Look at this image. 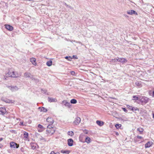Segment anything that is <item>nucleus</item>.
<instances>
[{"instance_id":"nucleus-10","label":"nucleus","mask_w":154,"mask_h":154,"mask_svg":"<svg viewBox=\"0 0 154 154\" xmlns=\"http://www.w3.org/2000/svg\"><path fill=\"white\" fill-rule=\"evenodd\" d=\"M62 103L63 104H64V105L69 108H70L71 106V105L69 103L67 102L66 100H64L63 101Z\"/></svg>"},{"instance_id":"nucleus-54","label":"nucleus","mask_w":154,"mask_h":154,"mask_svg":"<svg viewBox=\"0 0 154 154\" xmlns=\"http://www.w3.org/2000/svg\"><path fill=\"white\" fill-rule=\"evenodd\" d=\"M152 94H153V96H154V90L153 91Z\"/></svg>"},{"instance_id":"nucleus-25","label":"nucleus","mask_w":154,"mask_h":154,"mask_svg":"<svg viewBox=\"0 0 154 154\" xmlns=\"http://www.w3.org/2000/svg\"><path fill=\"white\" fill-rule=\"evenodd\" d=\"M52 61L51 60H49L47 62L46 65L48 66H50L52 65Z\"/></svg>"},{"instance_id":"nucleus-27","label":"nucleus","mask_w":154,"mask_h":154,"mask_svg":"<svg viewBox=\"0 0 154 154\" xmlns=\"http://www.w3.org/2000/svg\"><path fill=\"white\" fill-rule=\"evenodd\" d=\"M61 152L63 153H66L67 154H69L70 152V151L69 150L65 151L64 150H61Z\"/></svg>"},{"instance_id":"nucleus-46","label":"nucleus","mask_w":154,"mask_h":154,"mask_svg":"<svg viewBox=\"0 0 154 154\" xmlns=\"http://www.w3.org/2000/svg\"><path fill=\"white\" fill-rule=\"evenodd\" d=\"M72 58H74L75 59H77V56L75 55H73L72 56Z\"/></svg>"},{"instance_id":"nucleus-22","label":"nucleus","mask_w":154,"mask_h":154,"mask_svg":"<svg viewBox=\"0 0 154 154\" xmlns=\"http://www.w3.org/2000/svg\"><path fill=\"white\" fill-rule=\"evenodd\" d=\"M38 109H41V111L44 112H45L47 111V109L44 107H42V108L39 107Z\"/></svg>"},{"instance_id":"nucleus-11","label":"nucleus","mask_w":154,"mask_h":154,"mask_svg":"<svg viewBox=\"0 0 154 154\" xmlns=\"http://www.w3.org/2000/svg\"><path fill=\"white\" fill-rule=\"evenodd\" d=\"M28 134L27 132L24 131L23 133V138L25 140H28Z\"/></svg>"},{"instance_id":"nucleus-52","label":"nucleus","mask_w":154,"mask_h":154,"mask_svg":"<svg viewBox=\"0 0 154 154\" xmlns=\"http://www.w3.org/2000/svg\"><path fill=\"white\" fill-rule=\"evenodd\" d=\"M2 145L1 144H0V148H2Z\"/></svg>"},{"instance_id":"nucleus-47","label":"nucleus","mask_w":154,"mask_h":154,"mask_svg":"<svg viewBox=\"0 0 154 154\" xmlns=\"http://www.w3.org/2000/svg\"><path fill=\"white\" fill-rule=\"evenodd\" d=\"M44 130V129H38V132H42L43 130Z\"/></svg>"},{"instance_id":"nucleus-58","label":"nucleus","mask_w":154,"mask_h":154,"mask_svg":"<svg viewBox=\"0 0 154 154\" xmlns=\"http://www.w3.org/2000/svg\"><path fill=\"white\" fill-rule=\"evenodd\" d=\"M153 118H154V113L153 114Z\"/></svg>"},{"instance_id":"nucleus-15","label":"nucleus","mask_w":154,"mask_h":154,"mask_svg":"<svg viewBox=\"0 0 154 154\" xmlns=\"http://www.w3.org/2000/svg\"><path fill=\"white\" fill-rule=\"evenodd\" d=\"M5 28L8 30L11 31L13 29V27L9 25H6Z\"/></svg>"},{"instance_id":"nucleus-31","label":"nucleus","mask_w":154,"mask_h":154,"mask_svg":"<svg viewBox=\"0 0 154 154\" xmlns=\"http://www.w3.org/2000/svg\"><path fill=\"white\" fill-rule=\"evenodd\" d=\"M132 111H139V109L138 108L136 107H132V109H131Z\"/></svg>"},{"instance_id":"nucleus-51","label":"nucleus","mask_w":154,"mask_h":154,"mask_svg":"<svg viewBox=\"0 0 154 154\" xmlns=\"http://www.w3.org/2000/svg\"><path fill=\"white\" fill-rule=\"evenodd\" d=\"M23 150H24V149L23 148H22L21 149V150L22 152L23 151Z\"/></svg>"},{"instance_id":"nucleus-34","label":"nucleus","mask_w":154,"mask_h":154,"mask_svg":"<svg viewBox=\"0 0 154 154\" xmlns=\"http://www.w3.org/2000/svg\"><path fill=\"white\" fill-rule=\"evenodd\" d=\"M65 58L67 59L69 61H71L72 59V58H70V57L66 56L65 57Z\"/></svg>"},{"instance_id":"nucleus-57","label":"nucleus","mask_w":154,"mask_h":154,"mask_svg":"<svg viewBox=\"0 0 154 154\" xmlns=\"http://www.w3.org/2000/svg\"><path fill=\"white\" fill-rule=\"evenodd\" d=\"M69 7V8H72L71 6H69V7Z\"/></svg>"},{"instance_id":"nucleus-12","label":"nucleus","mask_w":154,"mask_h":154,"mask_svg":"<svg viewBox=\"0 0 154 154\" xmlns=\"http://www.w3.org/2000/svg\"><path fill=\"white\" fill-rule=\"evenodd\" d=\"M46 121L50 124H52L54 122V121L53 119L51 117H48Z\"/></svg>"},{"instance_id":"nucleus-37","label":"nucleus","mask_w":154,"mask_h":154,"mask_svg":"<svg viewBox=\"0 0 154 154\" xmlns=\"http://www.w3.org/2000/svg\"><path fill=\"white\" fill-rule=\"evenodd\" d=\"M127 107L129 109H131L132 106H129V105H127Z\"/></svg>"},{"instance_id":"nucleus-23","label":"nucleus","mask_w":154,"mask_h":154,"mask_svg":"<svg viewBox=\"0 0 154 154\" xmlns=\"http://www.w3.org/2000/svg\"><path fill=\"white\" fill-rule=\"evenodd\" d=\"M137 131L139 132L140 134H142L143 131V129L142 128H139L137 129Z\"/></svg>"},{"instance_id":"nucleus-56","label":"nucleus","mask_w":154,"mask_h":154,"mask_svg":"<svg viewBox=\"0 0 154 154\" xmlns=\"http://www.w3.org/2000/svg\"><path fill=\"white\" fill-rule=\"evenodd\" d=\"M59 152H56V153H55V154H59Z\"/></svg>"},{"instance_id":"nucleus-26","label":"nucleus","mask_w":154,"mask_h":154,"mask_svg":"<svg viewBox=\"0 0 154 154\" xmlns=\"http://www.w3.org/2000/svg\"><path fill=\"white\" fill-rule=\"evenodd\" d=\"M70 103L72 104H75L77 103V101L75 99H72L70 100Z\"/></svg>"},{"instance_id":"nucleus-49","label":"nucleus","mask_w":154,"mask_h":154,"mask_svg":"<svg viewBox=\"0 0 154 154\" xmlns=\"http://www.w3.org/2000/svg\"><path fill=\"white\" fill-rule=\"evenodd\" d=\"M30 78L32 79V80H33L34 79V78L33 77H31H31H30Z\"/></svg>"},{"instance_id":"nucleus-40","label":"nucleus","mask_w":154,"mask_h":154,"mask_svg":"<svg viewBox=\"0 0 154 154\" xmlns=\"http://www.w3.org/2000/svg\"><path fill=\"white\" fill-rule=\"evenodd\" d=\"M122 109L124 112H127V110L125 108H122Z\"/></svg>"},{"instance_id":"nucleus-7","label":"nucleus","mask_w":154,"mask_h":154,"mask_svg":"<svg viewBox=\"0 0 154 154\" xmlns=\"http://www.w3.org/2000/svg\"><path fill=\"white\" fill-rule=\"evenodd\" d=\"M48 101L50 103L56 102L57 101V100L55 98L48 97Z\"/></svg>"},{"instance_id":"nucleus-4","label":"nucleus","mask_w":154,"mask_h":154,"mask_svg":"<svg viewBox=\"0 0 154 154\" xmlns=\"http://www.w3.org/2000/svg\"><path fill=\"white\" fill-rule=\"evenodd\" d=\"M117 61L118 62H120L122 63H126L127 61V60L125 58H118Z\"/></svg>"},{"instance_id":"nucleus-14","label":"nucleus","mask_w":154,"mask_h":154,"mask_svg":"<svg viewBox=\"0 0 154 154\" xmlns=\"http://www.w3.org/2000/svg\"><path fill=\"white\" fill-rule=\"evenodd\" d=\"M30 61L33 65L35 66H36L37 65L35 59L33 58H32L30 59Z\"/></svg>"},{"instance_id":"nucleus-20","label":"nucleus","mask_w":154,"mask_h":154,"mask_svg":"<svg viewBox=\"0 0 154 154\" xmlns=\"http://www.w3.org/2000/svg\"><path fill=\"white\" fill-rule=\"evenodd\" d=\"M148 99L146 97H143L141 99V100L142 102H144L145 103H146L148 102Z\"/></svg>"},{"instance_id":"nucleus-2","label":"nucleus","mask_w":154,"mask_h":154,"mask_svg":"<svg viewBox=\"0 0 154 154\" xmlns=\"http://www.w3.org/2000/svg\"><path fill=\"white\" fill-rule=\"evenodd\" d=\"M10 147L13 148H17L19 147V145L14 142H11L10 143Z\"/></svg>"},{"instance_id":"nucleus-36","label":"nucleus","mask_w":154,"mask_h":154,"mask_svg":"<svg viewBox=\"0 0 154 154\" xmlns=\"http://www.w3.org/2000/svg\"><path fill=\"white\" fill-rule=\"evenodd\" d=\"M133 100H137L138 99V97H137L136 96H134L133 97Z\"/></svg>"},{"instance_id":"nucleus-35","label":"nucleus","mask_w":154,"mask_h":154,"mask_svg":"<svg viewBox=\"0 0 154 154\" xmlns=\"http://www.w3.org/2000/svg\"><path fill=\"white\" fill-rule=\"evenodd\" d=\"M38 127L40 129H44L43 127L40 124H39L38 125Z\"/></svg>"},{"instance_id":"nucleus-28","label":"nucleus","mask_w":154,"mask_h":154,"mask_svg":"<svg viewBox=\"0 0 154 154\" xmlns=\"http://www.w3.org/2000/svg\"><path fill=\"white\" fill-rule=\"evenodd\" d=\"M117 60H118V58H116V59H112L111 61H110V62L111 63H112V64H115V62H117Z\"/></svg>"},{"instance_id":"nucleus-30","label":"nucleus","mask_w":154,"mask_h":154,"mask_svg":"<svg viewBox=\"0 0 154 154\" xmlns=\"http://www.w3.org/2000/svg\"><path fill=\"white\" fill-rule=\"evenodd\" d=\"M135 84L136 85L140 87H141V83L140 82H137L135 83Z\"/></svg>"},{"instance_id":"nucleus-50","label":"nucleus","mask_w":154,"mask_h":154,"mask_svg":"<svg viewBox=\"0 0 154 154\" xmlns=\"http://www.w3.org/2000/svg\"><path fill=\"white\" fill-rule=\"evenodd\" d=\"M65 5L66 6L68 7H69V5H67L66 3H65Z\"/></svg>"},{"instance_id":"nucleus-33","label":"nucleus","mask_w":154,"mask_h":154,"mask_svg":"<svg viewBox=\"0 0 154 154\" xmlns=\"http://www.w3.org/2000/svg\"><path fill=\"white\" fill-rule=\"evenodd\" d=\"M121 126V125L119 124H116L115 126L116 128H119Z\"/></svg>"},{"instance_id":"nucleus-1","label":"nucleus","mask_w":154,"mask_h":154,"mask_svg":"<svg viewBox=\"0 0 154 154\" xmlns=\"http://www.w3.org/2000/svg\"><path fill=\"white\" fill-rule=\"evenodd\" d=\"M8 74L9 76L12 77H17L20 76L17 72L14 70H10L9 71Z\"/></svg>"},{"instance_id":"nucleus-32","label":"nucleus","mask_w":154,"mask_h":154,"mask_svg":"<svg viewBox=\"0 0 154 154\" xmlns=\"http://www.w3.org/2000/svg\"><path fill=\"white\" fill-rule=\"evenodd\" d=\"M53 128L52 124H49V125L47 126V129Z\"/></svg>"},{"instance_id":"nucleus-3","label":"nucleus","mask_w":154,"mask_h":154,"mask_svg":"<svg viewBox=\"0 0 154 154\" xmlns=\"http://www.w3.org/2000/svg\"><path fill=\"white\" fill-rule=\"evenodd\" d=\"M81 122V119L79 117H77L73 122V123L76 125H78Z\"/></svg>"},{"instance_id":"nucleus-53","label":"nucleus","mask_w":154,"mask_h":154,"mask_svg":"<svg viewBox=\"0 0 154 154\" xmlns=\"http://www.w3.org/2000/svg\"><path fill=\"white\" fill-rule=\"evenodd\" d=\"M125 16L126 17H128V16H127V15H125Z\"/></svg>"},{"instance_id":"nucleus-42","label":"nucleus","mask_w":154,"mask_h":154,"mask_svg":"<svg viewBox=\"0 0 154 154\" xmlns=\"http://www.w3.org/2000/svg\"><path fill=\"white\" fill-rule=\"evenodd\" d=\"M5 102L6 103H10L11 102V100H7L6 101H5Z\"/></svg>"},{"instance_id":"nucleus-17","label":"nucleus","mask_w":154,"mask_h":154,"mask_svg":"<svg viewBox=\"0 0 154 154\" xmlns=\"http://www.w3.org/2000/svg\"><path fill=\"white\" fill-rule=\"evenodd\" d=\"M18 90V88L17 86H12L11 88V90L12 91H17Z\"/></svg>"},{"instance_id":"nucleus-24","label":"nucleus","mask_w":154,"mask_h":154,"mask_svg":"<svg viewBox=\"0 0 154 154\" xmlns=\"http://www.w3.org/2000/svg\"><path fill=\"white\" fill-rule=\"evenodd\" d=\"M30 145L32 149H35L36 147V144L35 143H31Z\"/></svg>"},{"instance_id":"nucleus-43","label":"nucleus","mask_w":154,"mask_h":154,"mask_svg":"<svg viewBox=\"0 0 154 154\" xmlns=\"http://www.w3.org/2000/svg\"><path fill=\"white\" fill-rule=\"evenodd\" d=\"M20 125H23V126H25V125L23 124V122H20Z\"/></svg>"},{"instance_id":"nucleus-55","label":"nucleus","mask_w":154,"mask_h":154,"mask_svg":"<svg viewBox=\"0 0 154 154\" xmlns=\"http://www.w3.org/2000/svg\"><path fill=\"white\" fill-rule=\"evenodd\" d=\"M2 140H3V138H0V141H1Z\"/></svg>"},{"instance_id":"nucleus-9","label":"nucleus","mask_w":154,"mask_h":154,"mask_svg":"<svg viewBox=\"0 0 154 154\" xmlns=\"http://www.w3.org/2000/svg\"><path fill=\"white\" fill-rule=\"evenodd\" d=\"M49 134L52 135L54 133L55 131L53 128L47 129L46 131Z\"/></svg>"},{"instance_id":"nucleus-13","label":"nucleus","mask_w":154,"mask_h":154,"mask_svg":"<svg viewBox=\"0 0 154 154\" xmlns=\"http://www.w3.org/2000/svg\"><path fill=\"white\" fill-rule=\"evenodd\" d=\"M73 141L72 139H69L68 140V144L70 146H72L73 144Z\"/></svg>"},{"instance_id":"nucleus-8","label":"nucleus","mask_w":154,"mask_h":154,"mask_svg":"<svg viewBox=\"0 0 154 154\" xmlns=\"http://www.w3.org/2000/svg\"><path fill=\"white\" fill-rule=\"evenodd\" d=\"M153 144V143L151 141H149L145 144V148H149Z\"/></svg>"},{"instance_id":"nucleus-29","label":"nucleus","mask_w":154,"mask_h":154,"mask_svg":"<svg viewBox=\"0 0 154 154\" xmlns=\"http://www.w3.org/2000/svg\"><path fill=\"white\" fill-rule=\"evenodd\" d=\"M68 135L72 136L74 135V133L72 131H69L68 132Z\"/></svg>"},{"instance_id":"nucleus-45","label":"nucleus","mask_w":154,"mask_h":154,"mask_svg":"<svg viewBox=\"0 0 154 154\" xmlns=\"http://www.w3.org/2000/svg\"><path fill=\"white\" fill-rule=\"evenodd\" d=\"M12 86H7L6 87L8 88H9L10 90L11 89V87Z\"/></svg>"},{"instance_id":"nucleus-59","label":"nucleus","mask_w":154,"mask_h":154,"mask_svg":"<svg viewBox=\"0 0 154 154\" xmlns=\"http://www.w3.org/2000/svg\"><path fill=\"white\" fill-rule=\"evenodd\" d=\"M116 134H118V133H116Z\"/></svg>"},{"instance_id":"nucleus-39","label":"nucleus","mask_w":154,"mask_h":154,"mask_svg":"<svg viewBox=\"0 0 154 154\" xmlns=\"http://www.w3.org/2000/svg\"><path fill=\"white\" fill-rule=\"evenodd\" d=\"M70 72H71V75H75V73L74 71H71Z\"/></svg>"},{"instance_id":"nucleus-6","label":"nucleus","mask_w":154,"mask_h":154,"mask_svg":"<svg viewBox=\"0 0 154 154\" xmlns=\"http://www.w3.org/2000/svg\"><path fill=\"white\" fill-rule=\"evenodd\" d=\"M128 14L130 15L135 14L136 15H137V13L134 10H130L128 11H127Z\"/></svg>"},{"instance_id":"nucleus-21","label":"nucleus","mask_w":154,"mask_h":154,"mask_svg":"<svg viewBox=\"0 0 154 154\" xmlns=\"http://www.w3.org/2000/svg\"><path fill=\"white\" fill-rule=\"evenodd\" d=\"M85 142L87 143H89L91 142V139L88 137H87L85 139Z\"/></svg>"},{"instance_id":"nucleus-38","label":"nucleus","mask_w":154,"mask_h":154,"mask_svg":"<svg viewBox=\"0 0 154 154\" xmlns=\"http://www.w3.org/2000/svg\"><path fill=\"white\" fill-rule=\"evenodd\" d=\"M84 133L85 134H88V131L86 130H85L83 131Z\"/></svg>"},{"instance_id":"nucleus-18","label":"nucleus","mask_w":154,"mask_h":154,"mask_svg":"<svg viewBox=\"0 0 154 154\" xmlns=\"http://www.w3.org/2000/svg\"><path fill=\"white\" fill-rule=\"evenodd\" d=\"M32 75L29 72H26L24 74V76L26 78L30 77Z\"/></svg>"},{"instance_id":"nucleus-41","label":"nucleus","mask_w":154,"mask_h":154,"mask_svg":"<svg viewBox=\"0 0 154 154\" xmlns=\"http://www.w3.org/2000/svg\"><path fill=\"white\" fill-rule=\"evenodd\" d=\"M42 92V93H45L46 92V90H43L42 89L41 90Z\"/></svg>"},{"instance_id":"nucleus-5","label":"nucleus","mask_w":154,"mask_h":154,"mask_svg":"<svg viewBox=\"0 0 154 154\" xmlns=\"http://www.w3.org/2000/svg\"><path fill=\"white\" fill-rule=\"evenodd\" d=\"M6 112V109L5 108L2 107L0 108V115H4Z\"/></svg>"},{"instance_id":"nucleus-19","label":"nucleus","mask_w":154,"mask_h":154,"mask_svg":"<svg viewBox=\"0 0 154 154\" xmlns=\"http://www.w3.org/2000/svg\"><path fill=\"white\" fill-rule=\"evenodd\" d=\"M96 123L97 125L100 126H102L104 124V122H103L97 120L96 121Z\"/></svg>"},{"instance_id":"nucleus-44","label":"nucleus","mask_w":154,"mask_h":154,"mask_svg":"<svg viewBox=\"0 0 154 154\" xmlns=\"http://www.w3.org/2000/svg\"><path fill=\"white\" fill-rule=\"evenodd\" d=\"M137 138L138 139H141L142 138V137L140 136H137Z\"/></svg>"},{"instance_id":"nucleus-48","label":"nucleus","mask_w":154,"mask_h":154,"mask_svg":"<svg viewBox=\"0 0 154 154\" xmlns=\"http://www.w3.org/2000/svg\"><path fill=\"white\" fill-rule=\"evenodd\" d=\"M50 154H55V153L54 151H52L51 152Z\"/></svg>"},{"instance_id":"nucleus-16","label":"nucleus","mask_w":154,"mask_h":154,"mask_svg":"<svg viewBox=\"0 0 154 154\" xmlns=\"http://www.w3.org/2000/svg\"><path fill=\"white\" fill-rule=\"evenodd\" d=\"M85 137V135L83 134H81L79 136V140L82 142H83V139Z\"/></svg>"}]
</instances>
